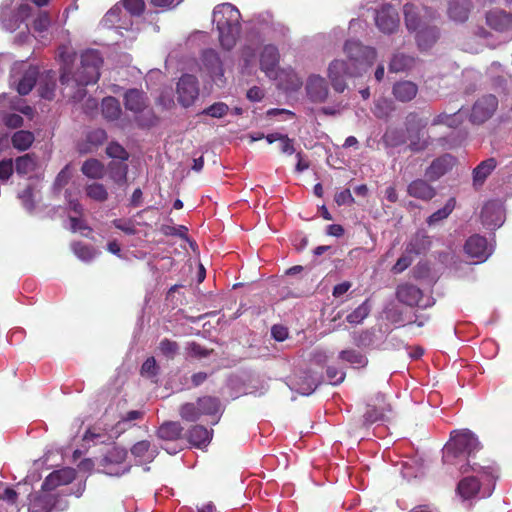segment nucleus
<instances>
[{
  "mask_svg": "<svg viewBox=\"0 0 512 512\" xmlns=\"http://www.w3.org/2000/svg\"><path fill=\"white\" fill-rule=\"evenodd\" d=\"M343 50L348 61L336 59L328 67V78L338 93L344 92L347 88L345 77H361L377 58L375 48L355 40L346 41Z\"/></svg>",
  "mask_w": 512,
  "mask_h": 512,
  "instance_id": "1",
  "label": "nucleus"
},
{
  "mask_svg": "<svg viewBox=\"0 0 512 512\" xmlns=\"http://www.w3.org/2000/svg\"><path fill=\"white\" fill-rule=\"evenodd\" d=\"M241 14L239 10L230 3L217 5L213 10V22L219 32V42L226 50H231L240 35Z\"/></svg>",
  "mask_w": 512,
  "mask_h": 512,
  "instance_id": "2",
  "label": "nucleus"
},
{
  "mask_svg": "<svg viewBox=\"0 0 512 512\" xmlns=\"http://www.w3.org/2000/svg\"><path fill=\"white\" fill-rule=\"evenodd\" d=\"M123 103L126 110L134 114L138 127L151 128L158 124L159 117L149 107V99L143 90L128 89L123 95Z\"/></svg>",
  "mask_w": 512,
  "mask_h": 512,
  "instance_id": "3",
  "label": "nucleus"
},
{
  "mask_svg": "<svg viewBox=\"0 0 512 512\" xmlns=\"http://www.w3.org/2000/svg\"><path fill=\"white\" fill-rule=\"evenodd\" d=\"M103 58L96 49H88L81 54V65L73 74V81L78 86L94 84L99 80Z\"/></svg>",
  "mask_w": 512,
  "mask_h": 512,
  "instance_id": "4",
  "label": "nucleus"
},
{
  "mask_svg": "<svg viewBox=\"0 0 512 512\" xmlns=\"http://www.w3.org/2000/svg\"><path fill=\"white\" fill-rule=\"evenodd\" d=\"M126 457L127 451L124 448L113 446L102 456L98 466L106 475L120 476L127 471L124 467Z\"/></svg>",
  "mask_w": 512,
  "mask_h": 512,
  "instance_id": "5",
  "label": "nucleus"
},
{
  "mask_svg": "<svg viewBox=\"0 0 512 512\" xmlns=\"http://www.w3.org/2000/svg\"><path fill=\"white\" fill-rule=\"evenodd\" d=\"M392 411L391 405L387 402L385 394L381 392H377L372 397H370L369 401L366 405V411L363 414V422L362 425L364 427H369L370 425L384 420L387 413Z\"/></svg>",
  "mask_w": 512,
  "mask_h": 512,
  "instance_id": "6",
  "label": "nucleus"
},
{
  "mask_svg": "<svg viewBox=\"0 0 512 512\" xmlns=\"http://www.w3.org/2000/svg\"><path fill=\"white\" fill-rule=\"evenodd\" d=\"M478 446L477 438L470 431L455 432L451 442L446 446L444 458L458 457L461 454L470 455Z\"/></svg>",
  "mask_w": 512,
  "mask_h": 512,
  "instance_id": "7",
  "label": "nucleus"
},
{
  "mask_svg": "<svg viewBox=\"0 0 512 512\" xmlns=\"http://www.w3.org/2000/svg\"><path fill=\"white\" fill-rule=\"evenodd\" d=\"M406 28L409 31H416L421 26L435 19L437 13L430 8L421 9L412 3H406L403 7Z\"/></svg>",
  "mask_w": 512,
  "mask_h": 512,
  "instance_id": "8",
  "label": "nucleus"
},
{
  "mask_svg": "<svg viewBox=\"0 0 512 512\" xmlns=\"http://www.w3.org/2000/svg\"><path fill=\"white\" fill-rule=\"evenodd\" d=\"M498 107V99L492 94L478 98L472 106L470 121L474 124H482L490 119Z\"/></svg>",
  "mask_w": 512,
  "mask_h": 512,
  "instance_id": "9",
  "label": "nucleus"
},
{
  "mask_svg": "<svg viewBox=\"0 0 512 512\" xmlns=\"http://www.w3.org/2000/svg\"><path fill=\"white\" fill-rule=\"evenodd\" d=\"M32 8L28 4H20L15 10L2 7L0 13L1 23L7 31H16L22 23L31 16Z\"/></svg>",
  "mask_w": 512,
  "mask_h": 512,
  "instance_id": "10",
  "label": "nucleus"
},
{
  "mask_svg": "<svg viewBox=\"0 0 512 512\" xmlns=\"http://www.w3.org/2000/svg\"><path fill=\"white\" fill-rule=\"evenodd\" d=\"M199 95L198 80L190 74L183 75L177 83L178 102L184 106H191Z\"/></svg>",
  "mask_w": 512,
  "mask_h": 512,
  "instance_id": "11",
  "label": "nucleus"
},
{
  "mask_svg": "<svg viewBox=\"0 0 512 512\" xmlns=\"http://www.w3.org/2000/svg\"><path fill=\"white\" fill-rule=\"evenodd\" d=\"M375 23L381 32L392 34L399 28V14L391 4H385L376 12Z\"/></svg>",
  "mask_w": 512,
  "mask_h": 512,
  "instance_id": "12",
  "label": "nucleus"
},
{
  "mask_svg": "<svg viewBox=\"0 0 512 512\" xmlns=\"http://www.w3.org/2000/svg\"><path fill=\"white\" fill-rule=\"evenodd\" d=\"M305 90L312 103H324L329 95L328 83L320 75H310L306 80Z\"/></svg>",
  "mask_w": 512,
  "mask_h": 512,
  "instance_id": "13",
  "label": "nucleus"
},
{
  "mask_svg": "<svg viewBox=\"0 0 512 512\" xmlns=\"http://www.w3.org/2000/svg\"><path fill=\"white\" fill-rule=\"evenodd\" d=\"M454 164L455 158L450 154H444L431 162L425 170V176L431 182L437 181L449 172Z\"/></svg>",
  "mask_w": 512,
  "mask_h": 512,
  "instance_id": "14",
  "label": "nucleus"
},
{
  "mask_svg": "<svg viewBox=\"0 0 512 512\" xmlns=\"http://www.w3.org/2000/svg\"><path fill=\"white\" fill-rule=\"evenodd\" d=\"M407 194L412 198L429 202L436 196L437 192L428 179L418 178L407 185Z\"/></svg>",
  "mask_w": 512,
  "mask_h": 512,
  "instance_id": "15",
  "label": "nucleus"
},
{
  "mask_svg": "<svg viewBox=\"0 0 512 512\" xmlns=\"http://www.w3.org/2000/svg\"><path fill=\"white\" fill-rule=\"evenodd\" d=\"M486 24L499 33L512 31V14L502 10L495 9L486 13Z\"/></svg>",
  "mask_w": 512,
  "mask_h": 512,
  "instance_id": "16",
  "label": "nucleus"
},
{
  "mask_svg": "<svg viewBox=\"0 0 512 512\" xmlns=\"http://www.w3.org/2000/svg\"><path fill=\"white\" fill-rule=\"evenodd\" d=\"M213 437V429H207L203 425H193L185 433V438L193 447L203 449L206 448Z\"/></svg>",
  "mask_w": 512,
  "mask_h": 512,
  "instance_id": "17",
  "label": "nucleus"
},
{
  "mask_svg": "<svg viewBox=\"0 0 512 512\" xmlns=\"http://www.w3.org/2000/svg\"><path fill=\"white\" fill-rule=\"evenodd\" d=\"M396 298L400 303L407 306L420 307V301L423 298V292L417 286L411 283H402L396 288Z\"/></svg>",
  "mask_w": 512,
  "mask_h": 512,
  "instance_id": "18",
  "label": "nucleus"
},
{
  "mask_svg": "<svg viewBox=\"0 0 512 512\" xmlns=\"http://www.w3.org/2000/svg\"><path fill=\"white\" fill-rule=\"evenodd\" d=\"M279 51L274 45H266L260 55V68L267 76L273 77L279 64Z\"/></svg>",
  "mask_w": 512,
  "mask_h": 512,
  "instance_id": "19",
  "label": "nucleus"
},
{
  "mask_svg": "<svg viewBox=\"0 0 512 512\" xmlns=\"http://www.w3.org/2000/svg\"><path fill=\"white\" fill-rule=\"evenodd\" d=\"M418 85L410 80H400L393 84L392 95L398 102L412 101L418 94Z\"/></svg>",
  "mask_w": 512,
  "mask_h": 512,
  "instance_id": "20",
  "label": "nucleus"
},
{
  "mask_svg": "<svg viewBox=\"0 0 512 512\" xmlns=\"http://www.w3.org/2000/svg\"><path fill=\"white\" fill-rule=\"evenodd\" d=\"M464 250L470 257L480 260H485L489 255L487 239L478 234L466 240Z\"/></svg>",
  "mask_w": 512,
  "mask_h": 512,
  "instance_id": "21",
  "label": "nucleus"
},
{
  "mask_svg": "<svg viewBox=\"0 0 512 512\" xmlns=\"http://www.w3.org/2000/svg\"><path fill=\"white\" fill-rule=\"evenodd\" d=\"M408 149L412 152H421L425 150L430 142L429 137H425L423 128L419 125L407 126Z\"/></svg>",
  "mask_w": 512,
  "mask_h": 512,
  "instance_id": "22",
  "label": "nucleus"
},
{
  "mask_svg": "<svg viewBox=\"0 0 512 512\" xmlns=\"http://www.w3.org/2000/svg\"><path fill=\"white\" fill-rule=\"evenodd\" d=\"M428 23L416 30V41L421 50L431 48L437 42L440 35L439 29L436 26H430Z\"/></svg>",
  "mask_w": 512,
  "mask_h": 512,
  "instance_id": "23",
  "label": "nucleus"
},
{
  "mask_svg": "<svg viewBox=\"0 0 512 512\" xmlns=\"http://www.w3.org/2000/svg\"><path fill=\"white\" fill-rule=\"evenodd\" d=\"M503 210L496 201L488 202L481 211L482 222L489 227L501 226Z\"/></svg>",
  "mask_w": 512,
  "mask_h": 512,
  "instance_id": "24",
  "label": "nucleus"
},
{
  "mask_svg": "<svg viewBox=\"0 0 512 512\" xmlns=\"http://www.w3.org/2000/svg\"><path fill=\"white\" fill-rule=\"evenodd\" d=\"M131 453L140 463H150L158 455V449L148 440H141L132 446Z\"/></svg>",
  "mask_w": 512,
  "mask_h": 512,
  "instance_id": "25",
  "label": "nucleus"
},
{
  "mask_svg": "<svg viewBox=\"0 0 512 512\" xmlns=\"http://www.w3.org/2000/svg\"><path fill=\"white\" fill-rule=\"evenodd\" d=\"M497 167V161L495 158L491 157L482 162H480L472 172L473 176V186L478 188L481 187L486 179L491 175V173Z\"/></svg>",
  "mask_w": 512,
  "mask_h": 512,
  "instance_id": "26",
  "label": "nucleus"
},
{
  "mask_svg": "<svg viewBox=\"0 0 512 512\" xmlns=\"http://www.w3.org/2000/svg\"><path fill=\"white\" fill-rule=\"evenodd\" d=\"M75 53L68 47L63 46L59 49V58L62 62L60 82L68 84L73 80L72 64L75 61Z\"/></svg>",
  "mask_w": 512,
  "mask_h": 512,
  "instance_id": "27",
  "label": "nucleus"
},
{
  "mask_svg": "<svg viewBox=\"0 0 512 512\" xmlns=\"http://www.w3.org/2000/svg\"><path fill=\"white\" fill-rule=\"evenodd\" d=\"M471 9L470 0H449L448 16L455 22H465Z\"/></svg>",
  "mask_w": 512,
  "mask_h": 512,
  "instance_id": "28",
  "label": "nucleus"
},
{
  "mask_svg": "<svg viewBox=\"0 0 512 512\" xmlns=\"http://www.w3.org/2000/svg\"><path fill=\"white\" fill-rule=\"evenodd\" d=\"M184 428L178 421H166L157 430L158 438L164 441H176L183 437Z\"/></svg>",
  "mask_w": 512,
  "mask_h": 512,
  "instance_id": "29",
  "label": "nucleus"
},
{
  "mask_svg": "<svg viewBox=\"0 0 512 512\" xmlns=\"http://www.w3.org/2000/svg\"><path fill=\"white\" fill-rule=\"evenodd\" d=\"M15 171L20 176L28 175L36 171L38 167V157L35 153H27L19 156L14 161Z\"/></svg>",
  "mask_w": 512,
  "mask_h": 512,
  "instance_id": "30",
  "label": "nucleus"
},
{
  "mask_svg": "<svg viewBox=\"0 0 512 512\" xmlns=\"http://www.w3.org/2000/svg\"><path fill=\"white\" fill-rule=\"evenodd\" d=\"M202 416H214L222 412V403L220 398L211 395H204L197 398Z\"/></svg>",
  "mask_w": 512,
  "mask_h": 512,
  "instance_id": "31",
  "label": "nucleus"
},
{
  "mask_svg": "<svg viewBox=\"0 0 512 512\" xmlns=\"http://www.w3.org/2000/svg\"><path fill=\"white\" fill-rule=\"evenodd\" d=\"M101 110L103 117L109 121L119 119L122 114L119 100L112 96L105 97L102 100Z\"/></svg>",
  "mask_w": 512,
  "mask_h": 512,
  "instance_id": "32",
  "label": "nucleus"
},
{
  "mask_svg": "<svg viewBox=\"0 0 512 512\" xmlns=\"http://www.w3.org/2000/svg\"><path fill=\"white\" fill-rule=\"evenodd\" d=\"M480 489V482L476 477L470 476L463 478L457 486V491L464 499L473 498Z\"/></svg>",
  "mask_w": 512,
  "mask_h": 512,
  "instance_id": "33",
  "label": "nucleus"
},
{
  "mask_svg": "<svg viewBox=\"0 0 512 512\" xmlns=\"http://www.w3.org/2000/svg\"><path fill=\"white\" fill-rule=\"evenodd\" d=\"M38 71L36 68H29L23 74L17 85V92L22 95H28L36 85Z\"/></svg>",
  "mask_w": 512,
  "mask_h": 512,
  "instance_id": "34",
  "label": "nucleus"
},
{
  "mask_svg": "<svg viewBox=\"0 0 512 512\" xmlns=\"http://www.w3.org/2000/svg\"><path fill=\"white\" fill-rule=\"evenodd\" d=\"M414 64V58L404 53H394L389 63V71L398 73L409 70Z\"/></svg>",
  "mask_w": 512,
  "mask_h": 512,
  "instance_id": "35",
  "label": "nucleus"
},
{
  "mask_svg": "<svg viewBox=\"0 0 512 512\" xmlns=\"http://www.w3.org/2000/svg\"><path fill=\"white\" fill-rule=\"evenodd\" d=\"M35 140L34 134L27 130L16 131L11 138L12 145L19 151L29 149Z\"/></svg>",
  "mask_w": 512,
  "mask_h": 512,
  "instance_id": "36",
  "label": "nucleus"
},
{
  "mask_svg": "<svg viewBox=\"0 0 512 512\" xmlns=\"http://www.w3.org/2000/svg\"><path fill=\"white\" fill-rule=\"evenodd\" d=\"M81 171L91 179H101L105 174L104 165L94 158L86 160L81 167Z\"/></svg>",
  "mask_w": 512,
  "mask_h": 512,
  "instance_id": "37",
  "label": "nucleus"
},
{
  "mask_svg": "<svg viewBox=\"0 0 512 512\" xmlns=\"http://www.w3.org/2000/svg\"><path fill=\"white\" fill-rule=\"evenodd\" d=\"M179 415L182 420L187 422H196L198 421L202 414L198 405V401L196 402H186L179 407Z\"/></svg>",
  "mask_w": 512,
  "mask_h": 512,
  "instance_id": "38",
  "label": "nucleus"
},
{
  "mask_svg": "<svg viewBox=\"0 0 512 512\" xmlns=\"http://www.w3.org/2000/svg\"><path fill=\"white\" fill-rule=\"evenodd\" d=\"M430 245L429 237L426 235H416L406 246V253L408 254H422Z\"/></svg>",
  "mask_w": 512,
  "mask_h": 512,
  "instance_id": "39",
  "label": "nucleus"
},
{
  "mask_svg": "<svg viewBox=\"0 0 512 512\" xmlns=\"http://www.w3.org/2000/svg\"><path fill=\"white\" fill-rule=\"evenodd\" d=\"M370 311L371 305L369 299H366L362 304H360L346 316V321L350 324H360L365 318L368 317Z\"/></svg>",
  "mask_w": 512,
  "mask_h": 512,
  "instance_id": "40",
  "label": "nucleus"
},
{
  "mask_svg": "<svg viewBox=\"0 0 512 512\" xmlns=\"http://www.w3.org/2000/svg\"><path fill=\"white\" fill-rule=\"evenodd\" d=\"M339 359L355 365L358 368L365 367L368 364L367 357L354 349L342 350L339 353Z\"/></svg>",
  "mask_w": 512,
  "mask_h": 512,
  "instance_id": "41",
  "label": "nucleus"
},
{
  "mask_svg": "<svg viewBox=\"0 0 512 512\" xmlns=\"http://www.w3.org/2000/svg\"><path fill=\"white\" fill-rule=\"evenodd\" d=\"M107 140V133L104 129L96 128L89 131L86 135V144L88 148L84 150L85 152L92 151L93 149L98 148Z\"/></svg>",
  "mask_w": 512,
  "mask_h": 512,
  "instance_id": "42",
  "label": "nucleus"
},
{
  "mask_svg": "<svg viewBox=\"0 0 512 512\" xmlns=\"http://www.w3.org/2000/svg\"><path fill=\"white\" fill-rule=\"evenodd\" d=\"M456 205L455 198H450L443 208L435 211L433 214H431L427 219V224L429 226L435 225L436 223L440 222L443 219H446L454 210Z\"/></svg>",
  "mask_w": 512,
  "mask_h": 512,
  "instance_id": "43",
  "label": "nucleus"
},
{
  "mask_svg": "<svg viewBox=\"0 0 512 512\" xmlns=\"http://www.w3.org/2000/svg\"><path fill=\"white\" fill-rule=\"evenodd\" d=\"M110 178L117 184L122 185L127 181L128 166L122 162H111L109 164Z\"/></svg>",
  "mask_w": 512,
  "mask_h": 512,
  "instance_id": "44",
  "label": "nucleus"
},
{
  "mask_svg": "<svg viewBox=\"0 0 512 512\" xmlns=\"http://www.w3.org/2000/svg\"><path fill=\"white\" fill-rule=\"evenodd\" d=\"M86 195L94 201L104 202L108 199V192L101 183H92L85 188Z\"/></svg>",
  "mask_w": 512,
  "mask_h": 512,
  "instance_id": "45",
  "label": "nucleus"
},
{
  "mask_svg": "<svg viewBox=\"0 0 512 512\" xmlns=\"http://www.w3.org/2000/svg\"><path fill=\"white\" fill-rule=\"evenodd\" d=\"M158 349L163 356L172 360L178 354L180 347L176 341L164 338L160 341Z\"/></svg>",
  "mask_w": 512,
  "mask_h": 512,
  "instance_id": "46",
  "label": "nucleus"
},
{
  "mask_svg": "<svg viewBox=\"0 0 512 512\" xmlns=\"http://www.w3.org/2000/svg\"><path fill=\"white\" fill-rule=\"evenodd\" d=\"M58 496L55 494L42 493L35 499V504L45 512H50L56 506Z\"/></svg>",
  "mask_w": 512,
  "mask_h": 512,
  "instance_id": "47",
  "label": "nucleus"
},
{
  "mask_svg": "<svg viewBox=\"0 0 512 512\" xmlns=\"http://www.w3.org/2000/svg\"><path fill=\"white\" fill-rule=\"evenodd\" d=\"M121 4L132 17H140L145 10L144 0H122Z\"/></svg>",
  "mask_w": 512,
  "mask_h": 512,
  "instance_id": "48",
  "label": "nucleus"
},
{
  "mask_svg": "<svg viewBox=\"0 0 512 512\" xmlns=\"http://www.w3.org/2000/svg\"><path fill=\"white\" fill-rule=\"evenodd\" d=\"M51 24V18L48 12L40 11L32 22L33 30L42 34L48 30Z\"/></svg>",
  "mask_w": 512,
  "mask_h": 512,
  "instance_id": "49",
  "label": "nucleus"
},
{
  "mask_svg": "<svg viewBox=\"0 0 512 512\" xmlns=\"http://www.w3.org/2000/svg\"><path fill=\"white\" fill-rule=\"evenodd\" d=\"M71 247L74 254L83 261H90L94 257L93 248L83 242H74Z\"/></svg>",
  "mask_w": 512,
  "mask_h": 512,
  "instance_id": "50",
  "label": "nucleus"
},
{
  "mask_svg": "<svg viewBox=\"0 0 512 512\" xmlns=\"http://www.w3.org/2000/svg\"><path fill=\"white\" fill-rule=\"evenodd\" d=\"M229 111V106L224 102H216L207 108H205L201 114L207 115L213 118H222Z\"/></svg>",
  "mask_w": 512,
  "mask_h": 512,
  "instance_id": "51",
  "label": "nucleus"
},
{
  "mask_svg": "<svg viewBox=\"0 0 512 512\" xmlns=\"http://www.w3.org/2000/svg\"><path fill=\"white\" fill-rule=\"evenodd\" d=\"M106 153L109 157L126 161L129 158L128 152L117 142H111L107 148Z\"/></svg>",
  "mask_w": 512,
  "mask_h": 512,
  "instance_id": "52",
  "label": "nucleus"
},
{
  "mask_svg": "<svg viewBox=\"0 0 512 512\" xmlns=\"http://www.w3.org/2000/svg\"><path fill=\"white\" fill-rule=\"evenodd\" d=\"M59 480L61 485L70 484L76 477V472L73 468H63L52 472Z\"/></svg>",
  "mask_w": 512,
  "mask_h": 512,
  "instance_id": "53",
  "label": "nucleus"
},
{
  "mask_svg": "<svg viewBox=\"0 0 512 512\" xmlns=\"http://www.w3.org/2000/svg\"><path fill=\"white\" fill-rule=\"evenodd\" d=\"M159 367L153 356L148 357L141 366V375L146 377L157 376Z\"/></svg>",
  "mask_w": 512,
  "mask_h": 512,
  "instance_id": "54",
  "label": "nucleus"
},
{
  "mask_svg": "<svg viewBox=\"0 0 512 512\" xmlns=\"http://www.w3.org/2000/svg\"><path fill=\"white\" fill-rule=\"evenodd\" d=\"M112 224L115 228L121 230L127 235H135L137 233V229L135 227L134 222L131 219L123 220V219H114Z\"/></svg>",
  "mask_w": 512,
  "mask_h": 512,
  "instance_id": "55",
  "label": "nucleus"
},
{
  "mask_svg": "<svg viewBox=\"0 0 512 512\" xmlns=\"http://www.w3.org/2000/svg\"><path fill=\"white\" fill-rule=\"evenodd\" d=\"M187 228L183 225L180 226H171V225H162L160 231L165 236H178L180 238H185L187 235Z\"/></svg>",
  "mask_w": 512,
  "mask_h": 512,
  "instance_id": "56",
  "label": "nucleus"
},
{
  "mask_svg": "<svg viewBox=\"0 0 512 512\" xmlns=\"http://www.w3.org/2000/svg\"><path fill=\"white\" fill-rule=\"evenodd\" d=\"M55 87L56 84L53 80L40 82L38 87L40 96L44 99L52 100L54 97Z\"/></svg>",
  "mask_w": 512,
  "mask_h": 512,
  "instance_id": "57",
  "label": "nucleus"
},
{
  "mask_svg": "<svg viewBox=\"0 0 512 512\" xmlns=\"http://www.w3.org/2000/svg\"><path fill=\"white\" fill-rule=\"evenodd\" d=\"M412 261L411 255L405 252V254L396 261L391 270L394 274H400L412 264Z\"/></svg>",
  "mask_w": 512,
  "mask_h": 512,
  "instance_id": "58",
  "label": "nucleus"
},
{
  "mask_svg": "<svg viewBox=\"0 0 512 512\" xmlns=\"http://www.w3.org/2000/svg\"><path fill=\"white\" fill-rule=\"evenodd\" d=\"M326 375L328 379L330 380V383L333 385H338L342 383L345 379V372L340 371L334 366H328L326 369Z\"/></svg>",
  "mask_w": 512,
  "mask_h": 512,
  "instance_id": "59",
  "label": "nucleus"
},
{
  "mask_svg": "<svg viewBox=\"0 0 512 512\" xmlns=\"http://www.w3.org/2000/svg\"><path fill=\"white\" fill-rule=\"evenodd\" d=\"M188 350H189V353L191 354V356L197 357V358L208 357L213 352L212 349L209 350L196 342H191L188 345Z\"/></svg>",
  "mask_w": 512,
  "mask_h": 512,
  "instance_id": "60",
  "label": "nucleus"
},
{
  "mask_svg": "<svg viewBox=\"0 0 512 512\" xmlns=\"http://www.w3.org/2000/svg\"><path fill=\"white\" fill-rule=\"evenodd\" d=\"M14 162L12 159H4L0 161V179L8 180L13 174Z\"/></svg>",
  "mask_w": 512,
  "mask_h": 512,
  "instance_id": "61",
  "label": "nucleus"
},
{
  "mask_svg": "<svg viewBox=\"0 0 512 512\" xmlns=\"http://www.w3.org/2000/svg\"><path fill=\"white\" fill-rule=\"evenodd\" d=\"M19 198L22 200L23 205L28 210H33L34 202H33V189L31 186H27L20 194Z\"/></svg>",
  "mask_w": 512,
  "mask_h": 512,
  "instance_id": "62",
  "label": "nucleus"
},
{
  "mask_svg": "<svg viewBox=\"0 0 512 512\" xmlns=\"http://www.w3.org/2000/svg\"><path fill=\"white\" fill-rule=\"evenodd\" d=\"M334 199L338 206L354 203V198L349 189H344L336 193Z\"/></svg>",
  "mask_w": 512,
  "mask_h": 512,
  "instance_id": "63",
  "label": "nucleus"
},
{
  "mask_svg": "<svg viewBox=\"0 0 512 512\" xmlns=\"http://www.w3.org/2000/svg\"><path fill=\"white\" fill-rule=\"evenodd\" d=\"M271 335L276 341L282 342L288 338L289 331L283 325H273L271 328Z\"/></svg>",
  "mask_w": 512,
  "mask_h": 512,
  "instance_id": "64",
  "label": "nucleus"
}]
</instances>
